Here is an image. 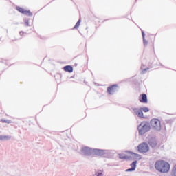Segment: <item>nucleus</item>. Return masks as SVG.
Listing matches in <instances>:
<instances>
[{
  "label": "nucleus",
  "instance_id": "f257e3e1",
  "mask_svg": "<svg viewBox=\"0 0 176 176\" xmlns=\"http://www.w3.org/2000/svg\"><path fill=\"white\" fill-rule=\"evenodd\" d=\"M155 168L159 173L166 174L170 171V164L164 160H158L155 164Z\"/></svg>",
  "mask_w": 176,
  "mask_h": 176
},
{
  "label": "nucleus",
  "instance_id": "f03ea898",
  "mask_svg": "<svg viewBox=\"0 0 176 176\" xmlns=\"http://www.w3.org/2000/svg\"><path fill=\"white\" fill-rule=\"evenodd\" d=\"M138 130L140 135H144L146 133L151 131V124L148 122H141L138 126Z\"/></svg>",
  "mask_w": 176,
  "mask_h": 176
},
{
  "label": "nucleus",
  "instance_id": "7ed1b4c3",
  "mask_svg": "<svg viewBox=\"0 0 176 176\" xmlns=\"http://www.w3.org/2000/svg\"><path fill=\"white\" fill-rule=\"evenodd\" d=\"M151 126L156 130V131H160L162 130V124H160V120L158 119L154 118L151 120Z\"/></svg>",
  "mask_w": 176,
  "mask_h": 176
},
{
  "label": "nucleus",
  "instance_id": "20e7f679",
  "mask_svg": "<svg viewBox=\"0 0 176 176\" xmlns=\"http://www.w3.org/2000/svg\"><path fill=\"white\" fill-rule=\"evenodd\" d=\"M138 151L140 153H146V152L149 151V146L148 143L143 142L138 146Z\"/></svg>",
  "mask_w": 176,
  "mask_h": 176
},
{
  "label": "nucleus",
  "instance_id": "39448f33",
  "mask_svg": "<svg viewBox=\"0 0 176 176\" xmlns=\"http://www.w3.org/2000/svg\"><path fill=\"white\" fill-rule=\"evenodd\" d=\"M148 144L151 148L155 149L157 146V138L156 137H149L148 139Z\"/></svg>",
  "mask_w": 176,
  "mask_h": 176
},
{
  "label": "nucleus",
  "instance_id": "423d86ee",
  "mask_svg": "<svg viewBox=\"0 0 176 176\" xmlns=\"http://www.w3.org/2000/svg\"><path fill=\"white\" fill-rule=\"evenodd\" d=\"M107 150H102L100 148L92 149V155L94 156H105V153H107Z\"/></svg>",
  "mask_w": 176,
  "mask_h": 176
},
{
  "label": "nucleus",
  "instance_id": "0eeeda50",
  "mask_svg": "<svg viewBox=\"0 0 176 176\" xmlns=\"http://www.w3.org/2000/svg\"><path fill=\"white\" fill-rule=\"evenodd\" d=\"M81 152L85 156H91L93 155V148L85 146L81 148Z\"/></svg>",
  "mask_w": 176,
  "mask_h": 176
},
{
  "label": "nucleus",
  "instance_id": "6e6552de",
  "mask_svg": "<svg viewBox=\"0 0 176 176\" xmlns=\"http://www.w3.org/2000/svg\"><path fill=\"white\" fill-rule=\"evenodd\" d=\"M16 9L18 10V12H19V13H22V14H25V16H29L30 17L32 16V12H31V11L25 10L24 8L20 6H16Z\"/></svg>",
  "mask_w": 176,
  "mask_h": 176
},
{
  "label": "nucleus",
  "instance_id": "1a4fd4ad",
  "mask_svg": "<svg viewBox=\"0 0 176 176\" xmlns=\"http://www.w3.org/2000/svg\"><path fill=\"white\" fill-rule=\"evenodd\" d=\"M117 87H118V84H114L111 86L108 87L107 93H109V94L113 95V94L116 91H118V89H116Z\"/></svg>",
  "mask_w": 176,
  "mask_h": 176
},
{
  "label": "nucleus",
  "instance_id": "9d476101",
  "mask_svg": "<svg viewBox=\"0 0 176 176\" xmlns=\"http://www.w3.org/2000/svg\"><path fill=\"white\" fill-rule=\"evenodd\" d=\"M139 101L142 104H148V96L146 94H142L139 97Z\"/></svg>",
  "mask_w": 176,
  "mask_h": 176
},
{
  "label": "nucleus",
  "instance_id": "9b49d317",
  "mask_svg": "<svg viewBox=\"0 0 176 176\" xmlns=\"http://www.w3.org/2000/svg\"><path fill=\"white\" fill-rule=\"evenodd\" d=\"M64 71H65V72H69V74H71L72 72H74V67H72V66L71 65H66L63 67Z\"/></svg>",
  "mask_w": 176,
  "mask_h": 176
},
{
  "label": "nucleus",
  "instance_id": "f8f14e48",
  "mask_svg": "<svg viewBox=\"0 0 176 176\" xmlns=\"http://www.w3.org/2000/svg\"><path fill=\"white\" fill-rule=\"evenodd\" d=\"M119 159H120L121 160H129V159H131V157H129L127 155H126V154H123V153H119Z\"/></svg>",
  "mask_w": 176,
  "mask_h": 176
},
{
  "label": "nucleus",
  "instance_id": "ddd939ff",
  "mask_svg": "<svg viewBox=\"0 0 176 176\" xmlns=\"http://www.w3.org/2000/svg\"><path fill=\"white\" fill-rule=\"evenodd\" d=\"M12 138L10 135H0V141H9Z\"/></svg>",
  "mask_w": 176,
  "mask_h": 176
},
{
  "label": "nucleus",
  "instance_id": "4468645a",
  "mask_svg": "<svg viewBox=\"0 0 176 176\" xmlns=\"http://www.w3.org/2000/svg\"><path fill=\"white\" fill-rule=\"evenodd\" d=\"M126 153H130V155H133V157H135V159L139 158V160H141V159H142L141 158V155H140V154H137V153L131 152V151H126Z\"/></svg>",
  "mask_w": 176,
  "mask_h": 176
},
{
  "label": "nucleus",
  "instance_id": "2eb2a0df",
  "mask_svg": "<svg viewBox=\"0 0 176 176\" xmlns=\"http://www.w3.org/2000/svg\"><path fill=\"white\" fill-rule=\"evenodd\" d=\"M142 31V36L143 38V43L144 46H148V41L145 39V32L144 30H141Z\"/></svg>",
  "mask_w": 176,
  "mask_h": 176
},
{
  "label": "nucleus",
  "instance_id": "dca6fc26",
  "mask_svg": "<svg viewBox=\"0 0 176 176\" xmlns=\"http://www.w3.org/2000/svg\"><path fill=\"white\" fill-rule=\"evenodd\" d=\"M92 176H104V173H102V170H98V171L95 172Z\"/></svg>",
  "mask_w": 176,
  "mask_h": 176
},
{
  "label": "nucleus",
  "instance_id": "f3484780",
  "mask_svg": "<svg viewBox=\"0 0 176 176\" xmlns=\"http://www.w3.org/2000/svg\"><path fill=\"white\" fill-rule=\"evenodd\" d=\"M137 163H138V162L135 160L131 164V167L133 168V170H135V168H137Z\"/></svg>",
  "mask_w": 176,
  "mask_h": 176
},
{
  "label": "nucleus",
  "instance_id": "a211bd4d",
  "mask_svg": "<svg viewBox=\"0 0 176 176\" xmlns=\"http://www.w3.org/2000/svg\"><path fill=\"white\" fill-rule=\"evenodd\" d=\"M136 116H138V118H144V113L142 112V110L141 109H139L138 115Z\"/></svg>",
  "mask_w": 176,
  "mask_h": 176
},
{
  "label": "nucleus",
  "instance_id": "6ab92c4d",
  "mask_svg": "<svg viewBox=\"0 0 176 176\" xmlns=\"http://www.w3.org/2000/svg\"><path fill=\"white\" fill-rule=\"evenodd\" d=\"M80 21L81 20L79 19L77 23H76V25H74V27L72 28V30H76L78 28H79V25H80Z\"/></svg>",
  "mask_w": 176,
  "mask_h": 176
},
{
  "label": "nucleus",
  "instance_id": "aec40b11",
  "mask_svg": "<svg viewBox=\"0 0 176 176\" xmlns=\"http://www.w3.org/2000/svg\"><path fill=\"white\" fill-rule=\"evenodd\" d=\"M144 67H145V65H144V64H142V66H141L142 74H146V71L148 69H149V68L147 67V68L144 69Z\"/></svg>",
  "mask_w": 176,
  "mask_h": 176
},
{
  "label": "nucleus",
  "instance_id": "412c9836",
  "mask_svg": "<svg viewBox=\"0 0 176 176\" xmlns=\"http://www.w3.org/2000/svg\"><path fill=\"white\" fill-rule=\"evenodd\" d=\"M133 112V115H138V111H140V109L135 108V107H132L131 108Z\"/></svg>",
  "mask_w": 176,
  "mask_h": 176
},
{
  "label": "nucleus",
  "instance_id": "4be33fe9",
  "mask_svg": "<svg viewBox=\"0 0 176 176\" xmlns=\"http://www.w3.org/2000/svg\"><path fill=\"white\" fill-rule=\"evenodd\" d=\"M171 175L172 176H176V165L173 168Z\"/></svg>",
  "mask_w": 176,
  "mask_h": 176
},
{
  "label": "nucleus",
  "instance_id": "5701e85b",
  "mask_svg": "<svg viewBox=\"0 0 176 176\" xmlns=\"http://www.w3.org/2000/svg\"><path fill=\"white\" fill-rule=\"evenodd\" d=\"M140 109L143 111V112H149V108L148 107H140Z\"/></svg>",
  "mask_w": 176,
  "mask_h": 176
},
{
  "label": "nucleus",
  "instance_id": "b1692460",
  "mask_svg": "<svg viewBox=\"0 0 176 176\" xmlns=\"http://www.w3.org/2000/svg\"><path fill=\"white\" fill-rule=\"evenodd\" d=\"M1 122L3 123H8V124L12 123V121L10 120H4V119H2L1 120Z\"/></svg>",
  "mask_w": 176,
  "mask_h": 176
},
{
  "label": "nucleus",
  "instance_id": "393cba45",
  "mask_svg": "<svg viewBox=\"0 0 176 176\" xmlns=\"http://www.w3.org/2000/svg\"><path fill=\"white\" fill-rule=\"evenodd\" d=\"M165 122H166L167 124H170V126H171V124H173V120H165Z\"/></svg>",
  "mask_w": 176,
  "mask_h": 176
},
{
  "label": "nucleus",
  "instance_id": "a878e982",
  "mask_svg": "<svg viewBox=\"0 0 176 176\" xmlns=\"http://www.w3.org/2000/svg\"><path fill=\"white\" fill-rule=\"evenodd\" d=\"M25 27H30V21L28 19L25 20Z\"/></svg>",
  "mask_w": 176,
  "mask_h": 176
},
{
  "label": "nucleus",
  "instance_id": "bb28decb",
  "mask_svg": "<svg viewBox=\"0 0 176 176\" xmlns=\"http://www.w3.org/2000/svg\"><path fill=\"white\" fill-rule=\"evenodd\" d=\"M126 173H129V172H131V171H135V169L131 168H128L126 170Z\"/></svg>",
  "mask_w": 176,
  "mask_h": 176
},
{
  "label": "nucleus",
  "instance_id": "cd10ccee",
  "mask_svg": "<svg viewBox=\"0 0 176 176\" xmlns=\"http://www.w3.org/2000/svg\"><path fill=\"white\" fill-rule=\"evenodd\" d=\"M19 35H21V36H23V35H24V32L23 31L19 32Z\"/></svg>",
  "mask_w": 176,
  "mask_h": 176
},
{
  "label": "nucleus",
  "instance_id": "c85d7f7f",
  "mask_svg": "<svg viewBox=\"0 0 176 176\" xmlns=\"http://www.w3.org/2000/svg\"><path fill=\"white\" fill-rule=\"evenodd\" d=\"M164 129L166 130V126L164 127Z\"/></svg>",
  "mask_w": 176,
  "mask_h": 176
},
{
  "label": "nucleus",
  "instance_id": "c756f323",
  "mask_svg": "<svg viewBox=\"0 0 176 176\" xmlns=\"http://www.w3.org/2000/svg\"><path fill=\"white\" fill-rule=\"evenodd\" d=\"M75 65H78V64H76Z\"/></svg>",
  "mask_w": 176,
  "mask_h": 176
}]
</instances>
